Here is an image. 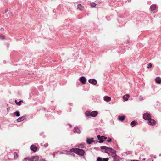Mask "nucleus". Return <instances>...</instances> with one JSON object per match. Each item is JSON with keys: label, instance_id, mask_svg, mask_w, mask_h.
<instances>
[{"label": "nucleus", "instance_id": "8", "mask_svg": "<svg viewBox=\"0 0 161 161\" xmlns=\"http://www.w3.org/2000/svg\"><path fill=\"white\" fill-rule=\"evenodd\" d=\"M109 158H103L100 157H98L97 158V161H108Z\"/></svg>", "mask_w": 161, "mask_h": 161}, {"label": "nucleus", "instance_id": "34", "mask_svg": "<svg viewBox=\"0 0 161 161\" xmlns=\"http://www.w3.org/2000/svg\"><path fill=\"white\" fill-rule=\"evenodd\" d=\"M38 161H46V160L44 159H41L39 160Z\"/></svg>", "mask_w": 161, "mask_h": 161}, {"label": "nucleus", "instance_id": "30", "mask_svg": "<svg viewBox=\"0 0 161 161\" xmlns=\"http://www.w3.org/2000/svg\"><path fill=\"white\" fill-rule=\"evenodd\" d=\"M152 67V64L151 63H149L148 64L147 68H150Z\"/></svg>", "mask_w": 161, "mask_h": 161}, {"label": "nucleus", "instance_id": "4", "mask_svg": "<svg viewBox=\"0 0 161 161\" xmlns=\"http://www.w3.org/2000/svg\"><path fill=\"white\" fill-rule=\"evenodd\" d=\"M147 120L148 124L151 126H153L156 124V122L154 119H151V118Z\"/></svg>", "mask_w": 161, "mask_h": 161}, {"label": "nucleus", "instance_id": "26", "mask_svg": "<svg viewBox=\"0 0 161 161\" xmlns=\"http://www.w3.org/2000/svg\"><path fill=\"white\" fill-rule=\"evenodd\" d=\"M22 161H31V158H25Z\"/></svg>", "mask_w": 161, "mask_h": 161}, {"label": "nucleus", "instance_id": "16", "mask_svg": "<svg viewBox=\"0 0 161 161\" xmlns=\"http://www.w3.org/2000/svg\"><path fill=\"white\" fill-rule=\"evenodd\" d=\"M156 8V6L155 4H153L150 7V9L151 10V11L153 12L154 10H155Z\"/></svg>", "mask_w": 161, "mask_h": 161}, {"label": "nucleus", "instance_id": "21", "mask_svg": "<svg viewBox=\"0 0 161 161\" xmlns=\"http://www.w3.org/2000/svg\"><path fill=\"white\" fill-rule=\"evenodd\" d=\"M155 81L158 84H160L161 82V79L159 77H157L155 79Z\"/></svg>", "mask_w": 161, "mask_h": 161}, {"label": "nucleus", "instance_id": "23", "mask_svg": "<svg viewBox=\"0 0 161 161\" xmlns=\"http://www.w3.org/2000/svg\"><path fill=\"white\" fill-rule=\"evenodd\" d=\"M113 158H114V161H119V157L116 155L115 156L113 157Z\"/></svg>", "mask_w": 161, "mask_h": 161}, {"label": "nucleus", "instance_id": "31", "mask_svg": "<svg viewBox=\"0 0 161 161\" xmlns=\"http://www.w3.org/2000/svg\"><path fill=\"white\" fill-rule=\"evenodd\" d=\"M139 99L140 100H143V97L142 96H140L139 97Z\"/></svg>", "mask_w": 161, "mask_h": 161}, {"label": "nucleus", "instance_id": "5", "mask_svg": "<svg viewBox=\"0 0 161 161\" xmlns=\"http://www.w3.org/2000/svg\"><path fill=\"white\" fill-rule=\"evenodd\" d=\"M97 137L98 138V139L99 140L98 142L99 143H102L103 142V141L107 138L106 137H105L103 136H101L100 135H97Z\"/></svg>", "mask_w": 161, "mask_h": 161}, {"label": "nucleus", "instance_id": "28", "mask_svg": "<svg viewBox=\"0 0 161 161\" xmlns=\"http://www.w3.org/2000/svg\"><path fill=\"white\" fill-rule=\"evenodd\" d=\"M14 158L15 159H16L18 158V155L17 153H16V152L14 153Z\"/></svg>", "mask_w": 161, "mask_h": 161}, {"label": "nucleus", "instance_id": "10", "mask_svg": "<svg viewBox=\"0 0 161 161\" xmlns=\"http://www.w3.org/2000/svg\"><path fill=\"white\" fill-rule=\"evenodd\" d=\"M98 114V112L97 111H93L91 112V116L95 117Z\"/></svg>", "mask_w": 161, "mask_h": 161}, {"label": "nucleus", "instance_id": "24", "mask_svg": "<svg viewBox=\"0 0 161 161\" xmlns=\"http://www.w3.org/2000/svg\"><path fill=\"white\" fill-rule=\"evenodd\" d=\"M14 115H16L17 117H19L20 115L19 112L18 111H16L14 113Z\"/></svg>", "mask_w": 161, "mask_h": 161}, {"label": "nucleus", "instance_id": "38", "mask_svg": "<svg viewBox=\"0 0 161 161\" xmlns=\"http://www.w3.org/2000/svg\"><path fill=\"white\" fill-rule=\"evenodd\" d=\"M53 155L54 156L55 155H54V154H53Z\"/></svg>", "mask_w": 161, "mask_h": 161}, {"label": "nucleus", "instance_id": "6", "mask_svg": "<svg viewBox=\"0 0 161 161\" xmlns=\"http://www.w3.org/2000/svg\"><path fill=\"white\" fill-rule=\"evenodd\" d=\"M31 150L33 151L34 152H36L37 149V148L36 146L34 145H32L30 147Z\"/></svg>", "mask_w": 161, "mask_h": 161}, {"label": "nucleus", "instance_id": "1", "mask_svg": "<svg viewBox=\"0 0 161 161\" xmlns=\"http://www.w3.org/2000/svg\"><path fill=\"white\" fill-rule=\"evenodd\" d=\"M70 151L71 152H74L81 156H83L85 153V152L83 150L79 148H74L71 149Z\"/></svg>", "mask_w": 161, "mask_h": 161}, {"label": "nucleus", "instance_id": "15", "mask_svg": "<svg viewBox=\"0 0 161 161\" xmlns=\"http://www.w3.org/2000/svg\"><path fill=\"white\" fill-rule=\"evenodd\" d=\"M93 138H91L87 139L86 140V142L88 144H91L92 142H94V141L93 140Z\"/></svg>", "mask_w": 161, "mask_h": 161}, {"label": "nucleus", "instance_id": "12", "mask_svg": "<svg viewBox=\"0 0 161 161\" xmlns=\"http://www.w3.org/2000/svg\"><path fill=\"white\" fill-rule=\"evenodd\" d=\"M73 131L74 133H80V130L77 127H75L74 128Z\"/></svg>", "mask_w": 161, "mask_h": 161}, {"label": "nucleus", "instance_id": "32", "mask_svg": "<svg viewBox=\"0 0 161 161\" xmlns=\"http://www.w3.org/2000/svg\"><path fill=\"white\" fill-rule=\"evenodd\" d=\"M4 38V36H0V39H3Z\"/></svg>", "mask_w": 161, "mask_h": 161}, {"label": "nucleus", "instance_id": "25", "mask_svg": "<svg viewBox=\"0 0 161 161\" xmlns=\"http://www.w3.org/2000/svg\"><path fill=\"white\" fill-rule=\"evenodd\" d=\"M91 113L88 111H86L85 112V114L86 115L87 117L91 116Z\"/></svg>", "mask_w": 161, "mask_h": 161}, {"label": "nucleus", "instance_id": "11", "mask_svg": "<svg viewBox=\"0 0 161 161\" xmlns=\"http://www.w3.org/2000/svg\"><path fill=\"white\" fill-rule=\"evenodd\" d=\"M31 158V161H37L39 159V157L37 156H34Z\"/></svg>", "mask_w": 161, "mask_h": 161}, {"label": "nucleus", "instance_id": "35", "mask_svg": "<svg viewBox=\"0 0 161 161\" xmlns=\"http://www.w3.org/2000/svg\"><path fill=\"white\" fill-rule=\"evenodd\" d=\"M48 146V144H46L44 145V147H47Z\"/></svg>", "mask_w": 161, "mask_h": 161}, {"label": "nucleus", "instance_id": "18", "mask_svg": "<svg viewBox=\"0 0 161 161\" xmlns=\"http://www.w3.org/2000/svg\"><path fill=\"white\" fill-rule=\"evenodd\" d=\"M125 116H119L118 117V119L121 121H124L125 119Z\"/></svg>", "mask_w": 161, "mask_h": 161}, {"label": "nucleus", "instance_id": "19", "mask_svg": "<svg viewBox=\"0 0 161 161\" xmlns=\"http://www.w3.org/2000/svg\"><path fill=\"white\" fill-rule=\"evenodd\" d=\"M77 8L80 10H84V8L80 4H79L77 6Z\"/></svg>", "mask_w": 161, "mask_h": 161}, {"label": "nucleus", "instance_id": "14", "mask_svg": "<svg viewBox=\"0 0 161 161\" xmlns=\"http://www.w3.org/2000/svg\"><path fill=\"white\" fill-rule=\"evenodd\" d=\"M101 148L103 149H105V152L107 153H108L109 148L108 147L105 146H102L101 147Z\"/></svg>", "mask_w": 161, "mask_h": 161}, {"label": "nucleus", "instance_id": "27", "mask_svg": "<svg viewBox=\"0 0 161 161\" xmlns=\"http://www.w3.org/2000/svg\"><path fill=\"white\" fill-rule=\"evenodd\" d=\"M16 104L18 105H20L21 104V103L23 102V101L21 100L19 102H17L16 100L15 101Z\"/></svg>", "mask_w": 161, "mask_h": 161}, {"label": "nucleus", "instance_id": "17", "mask_svg": "<svg viewBox=\"0 0 161 161\" xmlns=\"http://www.w3.org/2000/svg\"><path fill=\"white\" fill-rule=\"evenodd\" d=\"M129 95L128 94H126L124 95L123 96V98L124 100L125 101H127L128 99V98H129Z\"/></svg>", "mask_w": 161, "mask_h": 161}, {"label": "nucleus", "instance_id": "29", "mask_svg": "<svg viewBox=\"0 0 161 161\" xmlns=\"http://www.w3.org/2000/svg\"><path fill=\"white\" fill-rule=\"evenodd\" d=\"M96 5V4L95 3H91V6L92 7H95Z\"/></svg>", "mask_w": 161, "mask_h": 161}, {"label": "nucleus", "instance_id": "2", "mask_svg": "<svg viewBox=\"0 0 161 161\" xmlns=\"http://www.w3.org/2000/svg\"><path fill=\"white\" fill-rule=\"evenodd\" d=\"M108 153L110 154L113 157L116 155V151L111 148H109Z\"/></svg>", "mask_w": 161, "mask_h": 161}, {"label": "nucleus", "instance_id": "13", "mask_svg": "<svg viewBox=\"0 0 161 161\" xmlns=\"http://www.w3.org/2000/svg\"><path fill=\"white\" fill-rule=\"evenodd\" d=\"M25 119V116H22L21 117H19L17 119V121L18 122H20L23 120H24V119Z\"/></svg>", "mask_w": 161, "mask_h": 161}, {"label": "nucleus", "instance_id": "9", "mask_svg": "<svg viewBox=\"0 0 161 161\" xmlns=\"http://www.w3.org/2000/svg\"><path fill=\"white\" fill-rule=\"evenodd\" d=\"M86 78L84 76L81 77L80 78V81L83 84H85L86 83Z\"/></svg>", "mask_w": 161, "mask_h": 161}, {"label": "nucleus", "instance_id": "33", "mask_svg": "<svg viewBox=\"0 0 161 161\" xmlns=\"http://www.w3.org/2000/svg\"><path fill=\"white\" fill-rule=\"evenodd\" d=\"M111 141V139L109 138H108V140L107 142H110Z\"/></svg>", "mask_w": 161, "mask_h": 161}, {"label": "nucleus", "instance_id": "36", "mask_svg": "<svg viewBox=\"0 0 161 161\" xmlns=\"http://www.w3.org/2000/svg\"><path fill=\"white\" fill-rule=\"evenodd\" d=\"M69 126H70V127H72V125H71L69 124Z\"/></svg>", "mask_w": 161, "mask_h": 161}, {"label": "nucleus", "instance_id": "22", "mask_svg": "<svg viewBox=\"0 0 161 161\" xmlns=\"http://www.w3.org/2000/svg\"><path fill=\"white\" fill-rule=\"evenodd\" d=\"M137 124V122L136 121H133L130 123V125L132 127H134Z\"/></svg>", "mask_w": 161, "mask_h": 161}, {"label": "nucleus", "instance_id": "37", "mask_svg": "<svg viewBox=\"0 0 161 161\" xmlns=\"http://www.w3.org/2000/svg\"><path fill=\"white\" fill-rule=\"evenodd\" d=\"M61 153V154H63V153H61H61Z\"/></svg>", "mask_w": 161, "mask_h": 161}, {"label": "nucleus", "instance_id": "7", "mask_svg": "<svg viewBox=\"0 0 161 161\" xmlns=\"http://www.w3.org/2000/svg\"><path fill=\"white\" fill-rule=\"evenodd\" d=\"M88 81L90 83L94 85H96L97 83V80L95 79H90L88 80Z\"/></svg>", "mask_w": 161, "mask_h": 161}, {"label": "nucleus", "instance_id": "3", "mask_svg": "<svg viewBox=\"0 0 161 161\" xmlns=\"http://www.w3.org/2000/svg\"><path fill=\"white\" fill-rule=\"evenodd\" d=\"M143 118L144 120H147L151 118V116L148 113H146L143 114Z\"/></svg>", "mask_w": 161, "mask_h": 161}, {"label": "nucleus", "instance_id": "20", "mask_svg": "<svg viewBox=\"0 0 161 161\" xmlns=\"http://www.w3.org/2000/svg\"><path fill=\"white\" fill-rule=\"evenodd\" d=\"M104 100L106 102H109L111 101V98L108 96H105L104 97Z\"/></svg>", "mask_w": 161, "mask_h": 161}]
</instances>
